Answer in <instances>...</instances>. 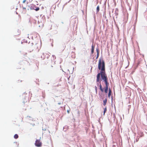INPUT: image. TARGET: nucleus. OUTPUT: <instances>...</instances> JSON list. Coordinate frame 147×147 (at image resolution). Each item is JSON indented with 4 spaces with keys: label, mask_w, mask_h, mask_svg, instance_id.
Listing matches in <instances>:
<instances>
[{
    "label": "nucleus",
    "mask_w": 147,
    "mask_h": 147,
    "mask_svg": "<svg viewBox=\"0 0 147 147\" xmlns=\"http://www.w3.org/2000/svg\"><path fill=\"white\" fill-rule=\"evenodd\" d=\"M99 11V6L98 5L96 8V11L97 12H98Z\"/></svg>",
    "instance_id": "f8f14e48"
},
{
    "label": "nucleus",
    "mask_w": 147,
    "mask_h": 147,
    "mask_svg": "<svg viewBox=\"0 0 147 147\" xmlns=\"http://www.w3.org/2000/svg\"><path fill=\"white\" fill-rule=\"evenodd\" d=\"M103 105L105 106L106 105L107 102V98H106L105 100H103Z\"/></svg>",
    "instance_id": "0eeeda50"
},
{
    "label": "nucleus",
    "mask_w": 147,
    "mask_h": 147,
    "mask_svg": "<svg viewBox=\"0 0 147 147\" xmlns=\"http://www.w3.org/2000/svg\"><path fill=\"white\" fill-rule=\"evenodd\" d=\"M42 142L40 141V139L37 140L36 141L35 144L37 147H40L42 146Z\"/></svg>",
    "instance_id": "7ed1b4c3"
},
{
    "label": "nucleus",
    "mask_w": 147,
    "mask_h": 147,
    "mask_svg": "<svg viewBox=\"0 0 147 147\" xmlns=\"http://www.w3.org/2000/svg\"><path fill=\"white\" fill-rule=\"evenodd\" d=\"M101 71L100 72V73H98L97 76V78H99L100 79V75H101V71H102L101 70Z\"/></svg>",
    "instance_id": "423d86ee"
},
{
    "label": "nucleus",
    "mask_w": 147,
    "mask_h": 147,
    "mask_svg": "<svg viewBox=\"0 0 147 147\" xmlns=\"http://www.w3.org/2000/svg\"><path fill=\"white\" fill-rule=\"evenodd\" d=\"M95 46L93 45H92V49H91V53L93 54L94 52V49Z\"/></svg>",
    "instance_id": "20e7f679"
},
{
    "label": "nucleus",
    "mask_w": 147,
    "mask_h": 147,
    "mask_svg": "<svg viewBox=\"0 0 147 147\" xmlns=\"http://www.w3.org/2000/svg\"><path fill=\"white\" fill-rule=\"evenodd\" d=\"M111 94V91L110 88L109 89V92L108 93V96L109 98H110V96Z\"/></svg>",
    "instance_id": "39448f33"
},
{
    "label": "nucleus",
    "mask_w": 147,
    "mask_h": 147,
    "mask_svg": "<svg viewBox=\"0 0 147 147\" xmlns=\"http://www.w3.org/2000/svg\"><path fill=\"white\" fill-rule=\"evenodd\" d=\"M97 57H96V59H97L98 58L99 56V51H98V49H97Z\"/></svg>",
    "instance_id": "9d476101"
},
{
    "label": "nucleus",
    "mask_w": 147,
    "mask_h": 147,
    "mask_svg": "<svg viewBox=\"0 0 147 147\" xmlns=\"http://www.w3.org/2000/svg\"><path fill=\"white\" fill-rule=\"evenodd\" d=\"M30 8L31 10H34L36 11L39 10L40 9L39 7H36V5L33 4L31 5Z\"/></svg>",
    "instance_id": "f03ea898"
},
{
    "label": "nucleus",
    "mask_w": 147,
    "mask_h": 147,
    "mask_svg": "<svg viewBox=\"0 0 147 147\" xmlns=\"http://www.w3.org/2000/svg\"><path fill=\"white\" fill-rule=\"evenodd\" d=\"M98 68L99 70H101L102 71L101 72V78L104 81L106 87L105 91V93H107L108 92L109 84L107 82V77L106 75L105 71V62L103 59H99L98 62Z\"/></svg>",
    "instance_id": "f257e3e1"
},
{
    "label": "nucleus",
    "mask_w": 147,
    "mask_h": 147,
    "mask_svg": "<svg viewBox=\"0 0 147 147\" xmlns=\"http://www.w3.org/2000/svg\"><path fill=\"white\" fill-rule=\"evenodd\" d=\"M99 87H100V90L102 92H103V90L102 88V85H101V84H100V85Z\"/></svg>",
    "instance_id": "1a4fd4ad"
},
{
    "label": "nucleus",
    "mask_w": 147,
    "mask_h": 147,
    "mask_svg": "<svg viewBox=\"0 0 147 147\" xmlns=\"http://www.w3.org/2000/svg\"><path fill=\"white\" fill-rule=\"evenodd\" d=\"M26 1V0H24L23 1V3H24Z\"/></svg>",
    "instance_id": "dca6fc26"
},
{
    "label": "nucleus",
    "mask_w": 147,
    "mask_h": 147,
    "mask_svg": "<svg viewBox=\"0 0 147 147\" xmlns=\"http://www.w3.org/2000/svg\"><path fill=\"white\" fill-rule=\"evenodd\" d=\"M107 111V109L106 107L104 109V113H103V115H104L105 114V113Z\"/></svg>",
    "instance_id": "ddd939ff"
},
{
    "label": "nucleus",
    "mask_w": 147,
    "mask_h": 147,
    "mask_svg": "<svg viewBox=\"0 0 147 147\" xmlns=\"http://www.w3.org/2000/svg\"><path fill=\"white\" fill-rule=\"evenodd\" d=\"M95 90L96 92H97V88L96 86H95Z\"/></svg>",
    "instance_id": "2eb2a0df"
},
{
    "label": "nucleus",
    "mask_w": 147,
    "mask_h": 147,
    "mask_svg": "<svg viewBox=\"0 0 147 147\" xmlns=\"http://www.w3.org/2000/svg\"><path fill=\"white\" fill-rule=\"evenodd\" d=\"M100 81V79L99 78H97L96 80V82H99Z\"/></svg>",
    "instance_id": "4468645a"
},
{
    "label": "nucleus",
    "mask_w": 147,
    "mask_h": 147,
    "mask_svg": "<svg viewBox=\"0 0 147 147\" xmlns=\"http://www.w3.org/2000/svg\"><path fill=\"white\" fill-rule=\"evenodd\" d=\"M48 54V53H43L42 54V56H41V57L43 59H44L45 58V54Z\"/></svg>",
    "instance_id": "6e6552de"
},
{
    "label": "nucleus",
    "mask_w": 147,
    "mask_h": 147,
    "mask_svg": "<svg viewBox=\"0 0 147 147\" xmlns=\"http://www.w3.org/2000/svg\"><path fill=\"white\" fill-rule=\"evenodd\" d=\"M14 137L15 139H17L18 137V135L17 134H16L14 135Z\"/></svg>",
    "instance_id": "9b49d317"
}]
</instances>
